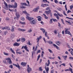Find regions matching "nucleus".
<instances>
[{
	"label": "nucleus",
	"mask_w": 73,
	"mask_h": 73,
	"mask_svg": "<svg viewBox=\"0 0 73 73\" xmlns=\"http://www.w3.org/2000/svg\"><path fill=\"white\" fill-rule=\"evenodd\" d=\"M26 19L30 21V23L31 24H36V22L35 20H33V18L29 17V16L26 17Z\"/></svg>",
	"instance_id": "nucleus-1"
},
{
	"label": "nucleus",
	"mask_w": 73,
	"mask_h": 73,
	"mask_svg": "<svg viewBox=\"0 0 73 73\" xmlns=\"http://www.w3.org/2000/svg\"><path fill=\"white\" fill-rule=\"evenodd\" d=\"M21 6H20V7L21 8H23V9H25V6H23V5H25V6H27L28 7V5L27 4V3H21Z\"/></svg>",
	"instance_id": "nucleus-2"
},
{
	"label": "nucleus",
	"mask_w": 73,
	"mask_h": 73,
	"mask_svg": "<svg viewBox=\"0 0 73 73\" xmlns=\"http://www.w3.org/2000/svg\"><path fill=\"white\" fill-rule=\"evenodd\" d=\"M66 31H65V34H68L69 35H70L71 36H72V34L70 33V31H68V29H65Z\"/></svg>",
	"instance_id": "nucleus-3"
},
{
	"label": "nucleus",
	"mask_w": 73,
	"mask_h": 73,
	"mask_svg": "<svg viewBox=\"0 0 73 73\" xmlns=\"http://www.w3.org/2000/svg\"><path fill=\"white\" fill-rule=\"evenodd\" d=\"M6 60H7V62H8L9 64H12V61H11V59L10 58H7Z\"/></svg>",
	"instance_id": "nucleus-4"
},
{
	"label": "nucleus",
	"mask_w": 73,
	"mask_h": 73,
	"mask_svg": "<svg viewBox=\"0 0 73 73\" xmlns=\"http://www.w3.org/2000/svg\"><path fill=\"white\" fill-rule=\"evenodd\" d=\"M13 65L17 67V68H18V69H19V70L20 69V66H19V64H18L17 65L15 64H13Z\"/></svg>",
	"instance_id": "nucleus-5"
},
{
	"label": "nucleus",
	"mask_w": 73,
	"mask_h": 73,
	"mask_svg": "<svg viewBox=\"0 0 73 73\" xmlns=\"http://www.w3.org/2000/svg\"><path fill=\"white\" fill-rule=\"evenodd\" d=\"M38 9H39V6H38L36 8H35L33 10V11L34 12H38Z\"/></svg>",
	"instance_id": "nucleus-6"
},
{
	"label": "nucleus",
	"mask_w": 73,
	"mask_h": 73,
	"mask_svg": "<svg viewBox=\"0 0 73 73\" xmlns=\"http://www.w3.org/2000/svg\"><path fill=\"white\" fill-rule=\"evenodd\" d=\"M46 6V7L48 6H49V5H48V4H42L41 5V7H45V6Z\"/></svg>",
	"instance_id": "nucleus-7"
},
{
	"label": "nucleus",
	"mask_w": 73,
	"mask_h": 73,
	"mask_svg": "<svg viewBox=\"0 0 73 73\" xmlns=\"http://www.w3.org/2000/svg\"><path fill=\"white\" fill-rule=\"evenodd\" d=\"M15 15L17 17V18L18 19H19V18H20V14H19V13H15Z\"/></svg>",
	"instance_id": "nucleus-8"
},
{
	"label": "nucleus",
	"mask_w": 73,
	"mask_h": 73,
	"mask_svg": "<svg viewBox=\"0 0 73 73\" xmlns=\"http://www.w3.org/2000/svg\"><path fill=\"white\" fill-rule=\"evenodd\" d=\"M26 64H27V63H25V62H22L21 63V65L23 66H25V65H26Z\"/></svg>",
	"instance_id": "nucleus-9"
},
{
	"label": "nucleus",
	"mask_w": 73,
	"mask_h": 73,
	"mask_svg": "<svg viewBox=\"0 0 73 73\" xmlns=\"http://www.w3.org/2000/svg\"><path fill=\"white\" fill-rule=\"evenodd\" d=\"M20 43H18L17 42H16V43H14L13 45H14V46H19V45H20Z\"/></svg>",
	"instance_id": "nucleus-10"
},
{
	"label": "nucleus",
	"mask_w": 73,
	"mask_h": 73,
	"mask_svg": "<svg viewBox=\"0 0 73 73\" xmlns=\"http://www.w3.org/2000/svg\"><path fill=\"white\" fill-rule=\"evenodd\" d=\"M24 48L25 49V50H26V51L29 52V50H28V47H27V45H26L24 46Z\"/></svg>",
	"instance_id": "nucleus-11"
},
{
	"label": "nucleus",
	"mask_w": 73,
	"mask_h": 73,
	"mask_svg": "<svg viewBox=\"0 0 73 73\" xmlns=\"http://www.w3.org/2000/svg\"><path fill=\"white\" fill-rule=\"evenodd\" d=\"M36 17V18H38V21H41V17L39 16L38 17Z\"/></svg>",
	"instance_id": "nucleus-12"
},
{
	"label": "nucleus",
	"mask_w": 73,
	"mask_h": 73,
	"mask_svg": "<svg viewBox=\"0 0 73 73\" xmlns=\"http://www.w3.org/2000/svg\"><path fill=\"white\" fill-rule=\"evenodd\" d=\"M42 38V37H41V36H40L38 38H37L36 39V40H37V42H38L39 41V40H40L41 38Z\"/></svg>",
	"instance_id": "nucleus-13"
},
{
	"label": "nucleus",
	"mask_w": 73,
	"mask_h": 73,
	"mask_svg": "<svg viewBox=\"0 0 73 73\" xmlns=\"http://www.w3.org/2000/svg\"><path fill=\"white\" fill-rule=\"evenodd\" d=\"M11 32H14L15 31V28H14V27L13 26L11 27Z\"/></svg>",
	"instance_id": "nucleus-14"
},
{
	"label": "nucleus",
	"mask_w": 73,
	"mask_h": 73,
	"mask_svg": "<svg viewBox=\"0 0 73 73\" xmlns=\"http://www.w3.org/2000/svg\"><path fill=\"white\" fill-rule=\"evenodd\" d=\"M23 13H25V14H26V16L27 17V16H28L29 15L28 14V13H27V11H23Z\"/></svg>",
	"instance_id": "nucleus-15"
},
{
	"label": "nucleus",
	"mask_w": 73,
	"mask_h": 73,
	"mask_svg": "<svg viewBox=\"0 0 73 73\" xmlns=\"http://www.w3.org/2000/svg\"><path fill=\"white\" fill-rule=\"evenodd\" d=\"M27 70L28 73H29L31 71H32V69H31V67L28 68Z\"/></svg>",
	"instance_id": "nucleus-16"
},
{
	"label": "nucleus",
	"mask_w": 73,
	"mask_h": 73,
	"mask_svg": "<svg viewBox=\"0 0 73 73\" xmlns=\"http://www.w3.org/2000/svg\"><path fill=\"white\" fill-rule=\"evenodd\" d=\"M46 42H48V44H53V42L50 40L46 41Z\"/></svg>",
	"instance_id": "nucleus-17"
},
{
	"label": "nucleus",
	"mask_w": 73,
	"mask_h": 73,
	"mask_svg": "<svg viewBox=\"0 0 73 73\" xmlns=\"http://www.w3.org/2000/svg\"><path fill=\"white\" fill-rule=\"evenodd\" d=\"M46 12L47 15H48V14H49V13L51 12L50 9H49V11H46Z\"/></svg>",
	"instance_id": "nucleus-18"
},
{
	"label": "nucleus",
	"mask_w": 73,
	"mask_h": 73,
	"mask_svg": "<svg viewBox=\"0 0 73 73\" xmlns=\"http://www.w3.org/2000/svg\"><path fill=\"white\" fill-rule=\"evenodd\" d=\"M53 45L54 47H56L57 49L59 50V47H58L57 45H56L54 44H53Z\"/></svg>",
	"instance_id": "nucleus-19"
},
{
	"label": "nucleus",
	"mask_w": 73,
	"mask_h": 73,
	"mask_svg": "<svg viewBox=\"0 0 73 73\" xmlns=\"http://www.w3.org/2000/svg\"><path fill=\"white\" fill-rule=\"evenodd\" d=\"M40 29L41 30V31H42L43 33H45V30L42 28H40Z\"/></svg>",
	"instance_id": "nucleus-20"
},
{
	"label": "nucleus",
	"mask_w": 73,
	"mask_h": 73,
	"mask_svg": "<svg viewBox=\"0 0 73 73\" xmlns=\"http://www.w3.org/2000/svg\"><path fill=\"white\" fill-rule=\"evenodd\" d=\"M11 37L12 39H13L15 37V35L14 34H11Z\"/></svg>",
	"instance_id": "nucleus-21"
},
{
	"label": "nucleus",
	"mask_w": 73,
	"mask_h": 73,
	"mask_svg": "<svg viewBox=\"0 0 73 73\" xmlns=\"http://www.w3.org/2000/svg\"><path fill=\"white\" fill-rule=\"evenodd\" d=\"M43 15L44 16V18H45L46 19H48V17L46 16V15L45 14H43Z\"/></svg>",
	"instance_id": "nucleus-22"
},
{
	"label": "nucleus",
	"mask_w": 73,
	"mask_h": 73,
	"mask_svg": "<svg viewBox=\"0 0 73 73\" xmlns=\"http://www.w3.org/2000/svg\"><path fill=\"white\" fill-rule=\"evenodd\" d=\"M9 8H12L14 7V5H8Z\"/></svg>",
	"instance_id": "nucleus-23"
},
{
	"label": "nucleus",
	"mask_w": 73,
	"mask_h": 73,
	"mask_svg": "<svg viewBox=\"0 0 73 73\" xmlns=\"http://www.w3.org/2000/svg\"><path fill=\"white\" fill-rule=\"evenodd\" d=\"M62 57L64 58L65 60H66V58H67V56H62Z\"/></svg>",
	"instance_id": "nucleus-24"
},
{
	"label": "nucleus",
	"mask_w": 73,
	"mask_h": 73,
	"mask_svg": "<svg viewBox=\"0 0 73 73\" xmlns=\"http://www.w3.org/2000/svg\"><path fill=\"white\" fill-rule=\"evenodd\" d=\"M66 19H69V20H73V18H69L68 17H66Z\"/></svg>",
	"instance_id": "nucleus-25"
},
{
	"label": "nucleus",
	"mask_w": 73,
	"mask_h": 73,
	"mask_svg": "<svg viewBox=\"0 0 73 73\" xmlns=\"http://www.w3.org/2000/svg\"><path fill=\"white\" fill-rule=\"evenodd\" d=\"M10 51H11V52H12L13 53V54H15V52H14V51H13V50L11 48H10Z\"/></svg>",
	"instance_id": "nucleus-26"
},
{
	"label": "nucleus",
	"mask_w": 73,
	"mask_h": 73,
	"mask_svg": "<svg viewBox=\"0 0 73 73\" xmlns=\"http://www.w3.org/2000/svg\"><path fill=\"white\" fill-rule=\"evenodd\" d=\"M19 23H21V24H23V25H24L25 24V23L22 22L21 21H19Z\"/></svg>",
	"instance_id": "nucleus-27"
},
{
	"label": "nucleus",
	"mask_w": 73,
	"mask_h": 73,
	"mask_svg": "<svg viewBox=\"0 0 73 73\" xmlns=\"http://www.w3.org/2000/svg\"><path fill=\"white\" fill-rule=\"evenodd\" d=\"M52 20L53 21H54V22H56L58 21L57 20V19H52Z\"/></svg>",
	"instance_id": "nucleus-28"
},
{
	"label": "nucleus",
	"mask_w": 73,
	"mask_h": 73,
	"mask_svg": "<svg viewBox=\"0 0 73 73\" xmlns=\"http://www.w3.org/2000/svg\"><path fill=\"white\" fill-rule=\"evenodd\" d=\"M52 20H53V19H50V21H49V23H50V24H52V23H53V21H52Z\"/></svg>",
	"instance_id": "nucleus-29"
},
{
	"label": "nucleus",
	"mask_w": 73,
	"mask_h": 73,
	"mask_svg": "<svg viewBox=\"0 0 73 73\" xmlns=\"http://www.w3.org/2000/svg\"><path fill=\"white\" fill-rule=\"evenodd\" d=\"M26 2L28 3V7H30V5H29V2L28 1H26Z\"/></svg>",
	"instance_id": "nucleus-30"
},
{
	"label": "nucleus",
	"mask_w": 73,
	"mask_h": 73,
	"mask_svg": "<svg viewBox=\"0 0 73 73\" xmlns=\"http://www.w3.org/2000/svg\"><path fill=\"white\" fill-rule=\"evenodd\" d=\"M25 41V38H23L21 39V41L22 42H24Z\"/></svg>",
	"instance_id": "nucleus-31"
},
{
	"label": "nucleus",
	"mask_w": 73,
	"mask_h": 73,
	"mask_svg": "<svg viewBox=\"0 0 73 73\" xmlns=\"http://www.w3.org/2000/svg\"><path fill=\"white\" fill-rule=\"evenodd\" d=\"M17 4L16 3H15L14 5V8H16L17 7Z\"/></svg>",
	"instance_id": "nucleus-32"
},
{
	"label": "nucleus",
	"mask_w": 73,
	"mask_h": 73,
	"mask_svg": "<svg viewBox=\"0 0 73 73\" xmlns=\"http://www.w3.org/2000/svg\"><path fill=\"white\" fill-rule=\"evenodd\" d=\"M69 71H70L71 72V73H72V72H72V70H72V68H70V67L69 68Z\"/></svg>",
	"instance_id": "nucleus-33"
},
{
	"label": "nucleus",
	"mask_w": 73,
	"mask_h": 73,
	"mask_svg": "<svg viewBox=\"0 0 73 73\" xmlns=\"http://www.w3.org/2000/svg\"><path fill=\"white\" fill-rule=\"evenodd\" d=\"M48 50L50 53H53V52H52V51L50 49H48Z\"/></svg>",
	"instance_id": "nucleus-34"
},
{
	"label": "nucleus",
	"mask_w": 73,
	"mask_h": 73,
	"mask_svg": "<svg viewBox=\"0 0 73 73\" xmlns=\"http://www.w3.org/2000/svg\"><path fill=\"white\" fill-rule=\"evenodd\" d=\"M54 2L55 3H56V4H58V2L57 0H55L54 1Z\"/></svg>",
	"instance_id": "nucleus-35"
},
{
	"label": "nucleus",
	"mask_w": 73,
	"mask_h": 73,
	"mask_svg": "<svg viewBox=\"0 0 73 73\" xmlns=\"http://www.w3.org/2000/svg\"><path fill=\"white\" fill-rule=\"evenodd\" d=\"M39 70L40 71H41V72H42V69L41 68V67H40L39 68Z\"/></svg>",
	"instance_id": "nucleus-36"
},
{
	"label": "nucleus",
	"mask_w": 73,
	"mask_h": 73,
	"mask_svg": "<svg viewBox=\"0 0 73 73\" xmlns=\"http://www.w3.org/2000/svg\"><path fill=\"white\" fill-rule=\"evenodd\" d=\"M66 22H67L68 23H69V25H71V23L69 21H66Z\"/></svg>",
	"instance_id": "nucleus-37"
},
{
	"label": "nucleus",
	"mask_w": 73,
	"mask_h": 73,
	"mask_svg": "<svg viewBox=\"0 0 73 73\" xmlns=\"http://www.w3.org/2000/svg\"><path fill=\"white\" fill-rule=\"evenodd\" d=\"M32 30H31V29H30L28 31V32H29V33H30V32H32Z\"/></svg>",
	"instance_id": "nucleus-38"
},
{
	"label": "nucleus",
	"mask_w": 73,
	"mask_h": 73,
	"mask_svg": "<svg viewBox=\"0 0 73 73\" xmlns=\"http://www.w3.org/2000/svg\"><path fill=\"white\" fill-rule=\"evenodd\" d=\"M4 54L5 55H6V56H8V53H6L5 52H4Z\"/></svg>",
	"instance_id": "nucleus-39"
},
{
	"label": "nucleus",
	"mask_w": 73,
	"mask_h": 73,
	"mask_svg": "<svg viewBox=\"0 0 73 73\" xmlns=\"http://www.w3.org/2000/svg\"><path fill=\"white\" fill-rule=\"evenodd\" d=\"M20 49H17V50H16V53L17 54V53H18V52H19V51H20Z\"/></svg>",
	"instance_id": "nucleus-40"
},
{
	"label": "nucleus",
	"mask_w": 73,
	"mask_h": 73,
	"mask_svg": "<svg viewBox=\"0 0 73 73\" xmlns=\"http://www.w3.org/2000/svg\"><path fill=\"white\" fill-rule=\"evenodd\" d=\"M46 72H48L49 71V68L47 67L46 69Z\"/></svg>",
	"instance_id": "nucleus-41"
},
{
	"label": "nucleus",
	"mask_w": 73,
	"mask_h": 73,
	"mask_svg": "<svg viewBox=\"0 0 73 73\" xmlns=\"http://www.w3.org/2000/svg\"><path fill=\"white\" fill-rule=\"evenodd\" d=\"M61 20L62 21V24H65V23L64 22V20H63V19H61Z\"/></svg>",
	"instance_id": "nucleus-42"
},
{
	"label": "nucleus",
	"mask_w": 73,
	"mask_h": 73,
	"mask_svg": "<svg viewBox=\"0 0 73 73\" xmlns=\"http://www.w3.org/2000/svg\"><path fill=\"white\" fill-rule=\"evenodd\" d=\"M9 67L11 68V69L13 68V66L12 65H11L10 66H9Z\"/></svg>",
	"instance_id": "nucleus-43"
},
{
	"label": "nucleus",
	"mask_w": 73,
	"mask_h": 73,
	"mask_svg": "<svg viewBox=\"0 0 73 73\" xmlns=\"http://www.w3.org/2000/svg\"><path fill=\"white\" fill-rule=\"evenodd\" d=\"M2 29L3 30L4 29H7V27H3L2 28Z\"/></svg>",
	"instance_id": "nucleus-44"
},
{
	"label": "nucleus",
	"mask_w": 73,
	"mask_h": 73,
	"mask_svg": "<svg viewBox=\"0 0 73 73\" xmlns=\"http://www.w3.org/2000/svg\"><path fill=\"white\" fill-rule=\"evenodd\" d=\"M28 44L29 45H32V44L30 43V41H28Z\"/></svg>",
	"instance_id": "nucleus-45"
},
{
	"label": "nucleus",
	"mask_w": 73,
	"mask_h": 73,
	"mask_svg": "<svg viewBox=\"0 0 73 73\" xmlns=\"http://www.w3.org/2000/svg\"><path fill=\"white\" fill-rule=\"evenodd\" d=\"M24 31H25V29H21V32H24Z\"/></svg>",
	"instance_id": "nucleus-46"
},
{
	"label": "nucleus",
	"mask_w": 73,
	"mask_h": 73,
	"mask_svg": "<svg viewBox=\"0 0 73 73\" xmlns=\"http://www.w3.org/2000/svg\"><path fill=\"white\" fill-rule=\"evenodd\" d=\"M6 29H7V30H10V28L6 27Z\"/></svg>",
	"instance_id": "nucleus-47"
},
{
	"label": "nucleus",
	"mask_w": 73,
	"mask_h": 73,
	"mask_svg": "<svg viewBox=\"0 0 73 73\" xmlns=\"http://www.w3.org/2000/svg\"><path fill=\"white\" fill-rule=\"evenodd\" d=\"M57 9L60 11L61 10H62V9L61 8H58Z\"/></svg>",
	"instance_id": "nucleus-48"
},
{
	"label": "nucleus",
	"mask_w": 73,
	"mask_h": 73,
	"mask_svg": "<svg viewBox=\"0 0 73 73\" xmlns=\"http://www.w3.org/2000/svg\"><path fill=\"white\" fill-rule=\"evenodd\" d=\"M63 14H64L65 16H67V15H66V13H65V11H63Z\"/></svg>",
	"instance_id": "nucleus-49"
},
{
	"label": "nucleus",
	"mask_w": 73,
	"mask_h": 73,
	"mask_svg": "<svg viewBox=\"0 0 73 73\" xmlns=\"http://www.w3.org/2000/svg\"><path fill=\"white\" fill-rule=\"evenodd\" d=\"M50 9V7H47L46 9V10H49Z\"/></svg>",
	"instance_id": "nucleus-50"
},
{
	"label": "nucleus",
	"mask_w": 73,
	"mask_h": 73,
	"mask_svg": "<svg viewBox=\"0 0 73 73\" xmlns=\"http://www.w3.org/2000/svg\"><path fill=\"white\" fill-rule=\"evenodd\" d=\"M50 73H54V70H51Z\"/></svg>",
	"instance_id": "nucleus-51"
},
{
	"label": "nucleus",
	"mask_w": 73,
	"mask_h": 73,
	"mask_svg": "<svg viewBox=\"0 0 73 73\" xmlns=\"http://www.w3.org/2000/svg\"><path fill=\"white\" fill-rule=\"evenodd\" d=\"M17 53H18L19 54H22V52H18V53H17Z\"/></svg>",
	"instance_id": "nucleus-52"
},
{
	"label": "nucleus",
	"mask_w": 73,
	"mask_h": 73,
	"mask_svg": "<svg viewBox=\"0 0 73 73\" xmlns=\"http://www.w3.org/2000/svg\"><path fill=\"white\" fill-rule=\"evenodd\" d=\"M3 63H4V64H6V63H7V62L6 60H4L3 61Z\"/></svg>",
	"instance_id": "nucleus-53"
},
{
	"label": "nucleus",
	"mask_w": 73,
	"mask_h": 73,
	"mask_svg": "<svg viewBox=\"0 0 73 73\" xmlns=\"http://www.w3.org/2000/svg\"><path fill=\"white\" fill-rule=\"evenodd\" d=\"M5 9L7 10H8V6L5 7Z\"/></svg>",
	"instance_id": "nucleus-54"
},
{
	"label": "nucleus",
	"mask_w": 73,
	"mask_h": 73,
	"mask_svg": "<svg viewBox=\"0 0 73 73\" xmlns=\"http://www.w3.org/2000/svg\"><path fill=\"white\" fill-rule=\"evenodd\" d=\"M4 4L6 7H8V5L7 4V3H6L5 2L4 3Z\"/></svg>",
	"instance_id": "nucleus-55"
},
{
	"label": "nucleus",
	"mask_w": 73,
	"mask_h": 73,
	"mask_svg": "<svg viewBox=\"0 0 73 73\" xmlns=\"http://www.w3.org/2000/svg\"><path fill=\"white\" fill-rule=\"evenodd\" d=\"M61 65H62L63 66H65L66 64H65V63H63V64H61Z\"/></svg>",
	"instance_id": "nucleus-56"
},
{
	"label": "nucleus",
	"mask_w": 73,
	"mask_h": 73,
	"mask_svg": "<svg viewBox=\"0 0 73 73\" xmlns=\"http://www.w3.org/2000/svg\"><path fill=\"white\" fill-rule=\"evenodd\" d=\"M54 16H55L56 17H57L58 16V15H57V14H56V13H55L54 14Z\"/></svg>",
	"instance_id": "nucleus-57"
},
{
	"label": "nucleus",
	"mask_w": 73,
	"mask_h": 73,
	"mask_svg": "<svg viewBox=\"0 0 73 73\" xmlns=\"http://www.w3.org/2000/svg\"><path fill=\"white\" fill-rule=\"evenodd\" d=\"M70 12H71V11L69 10H68L67 11V13H70Z\"/></svg>",
	"instance_id": "nucleus-58"
},
{
	"label": "nucleus",
	"mask_w": 73,
	"mask_h": 73,
	"mask_svg": "<svg viewBox=\"0 0 73 73\" xmlns=\"http://www.w3.org/2000/svg\"><path fill=\"white\" fill-rule=\"evenodd\" d=\"M73 8V6L71 5V6H70V9H72V8Z\"/></svg>",
	"instance_id": "nucleus-59"
},
{
	"label": "nucleus",
	"mask_w": 73,
	"mask_h": 73,
	"mask_svg": "<svg viewBox=\"0 0 73 73\" xmlns=\"http://www.w3.org/2000/svg\"><path fill=\"white\" fill-rule=\"evenodd\" d=\"M54 33H55V34H56V33H57V30H55L54 31Z\"/></svg>",
	"instance_id": "nucleus-60"
},
{
	"label": "nucleus",
	"mask_w": 73,
	"mask_h": 73,
	"mask_svg": "<svg viewBox=\"0 0 73 73\" xmlns=\"http://www.w3.org/2000/svg\"><path fill=\"white\" fill-rule=\"evenodd\" d=\"M21 29H20V28H19L18 29V31H21Z\"/></svg>",
	"instance_id": "nucleus-61"
},
{
	"label": "nucleus",
	"mask_w": 73,
	"mask_h": 73,
	"mask_svg": "<svg viewBox=\"0 0 73 73\" xmlns=\"http://www.w3.org/2000/svg\"><path fill=\"white\" fill-rule=\"evenodd\" d=\"M25 19H24V17H22L21 18V20H23V21H24V20Z\"/></svg>",
	"instance_id": "nucleus-62"
},
{
	"label": "nucleus",
	"mask_w": 73,
	"mask_h": 73,
	"mask_svg": "<svg viewBox=\"0 0 73 73\" xmlns=\"http://www.w3.org/2000/svg\"><path fill=\"white\" fill-rule=\"evenodd\" d=\"M54 63L55 64H58V62L55 61Z\"/></svg>",
	"instance_id": "nucleus-63"
},
{
	"label": "nucleus",
	"mask_w": 73,
	"mask_h": 73,
	"mask_svg": "<svg viewBox=\"0 0 73 73\" xmlns=\"http://www.w3.org/2000/svg\"><path fill=\"white\" fill-rule=\"evenodd\" d=\"M71 53L72 55V56H73V52H72V51H71Z\"/></svg>",
	"instance_id": "nucleus-64"
}]
</instances>
